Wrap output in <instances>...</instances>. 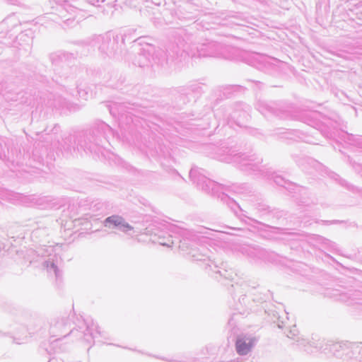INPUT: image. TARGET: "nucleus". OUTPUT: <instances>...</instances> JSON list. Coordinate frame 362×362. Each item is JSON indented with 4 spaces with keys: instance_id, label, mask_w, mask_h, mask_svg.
Wrapping results in <instances>:
<instances>
[{
    "instance_id": "603ef678",
    "label": "nucleus",
    "mask_w": 362,
    "mask_h": 362,
    "mask_svg": "<svg viewBox=\"0 0 362 362\" xmlns=\"http://www.w3.org/2000/svg\"><path fill=\"white\" fill-rule=\"evenodd\" d=\"M73 332H74V330H73V329H71V330L68 334H66L63 335V337L64 338V337H66L67 335H69V334H72Z\"/></svg>"
},
{
    "instance_id": "a18cd8bd",
    "label": "nucleus",
    "mask_w": 362,
    "mask_h": 362,
    "mask_svg": "<svg viewBox=\"0 0 362 362\" xmlns=\"http://www.w3.org/2000/svg\"><path fill=\"white\" fill-rule=\"evenodd\" d=\"M344 221H339V220H332V221H331V225H332V224L341 223H344Z\"/></svg>"
},
{
    "instance_id": "39448f33",
    "label": "nucleus",
    "mask_w": 362,
    "mask_h": 362,
    "mask_svg": "<svg viewBox=\"0 0 362 362\" xmlns=\"http://www.w3.org/2000/svg\"><path fill=\"white\" fill-rule=\"evenodd\" d=\"M205 173V170L193 167L189 175L190 180L202 191L214 197H217L221 202L226 204L237 216L247 217L245 211L231 198L228 192H230L231 187L219 184L209 178Z\"/></svg>"
},
{
    "instance_id": "0eeeda50",
    "label": "nucleus",
    "mask_w": 362,
    "mask_h": 362,
    "mask_svg": "<svg viewBox=\"0 0 362 362\" xmlns=\"http://www.w3.org/2000/svg\"><path fill=\"white\" fill-rule=\"evenodd\" d=\"M251 107L242 102L235 103L233 107H221L214 112V117L218 121L217 127L221 125L223 127L228 126L234 128V126L245 127L247 122L250 118V112Z\"/></svg>"
},
{
    "instance_id": "412c9836",
    "label": "nucleus",
    "mask_w": 362,
    "mask_h": 362,
    "mask_svg": "<svg viewBox=\"0 0 362 362\" xmlns=\"http://www.w3.org/2000/svg\"><path fill=\"white\" fill-rule=\"evenodd\" d=\"M45 106L55 109H64L67 107L66 100L60 95H55L52 93L47 94V98H40Z\"/></svg>"
},
{
    "instance_id": "1a4fd4ad",
    "label": "nucleus",
    "mask_w": 362,
    "mask_h": 362,
    "mask_svg": "<svg viewBox=\"0 0 362 362\" xmlns=\"http://www.w3.org/2000/svg\"><path fill=\"white\" fill-rule=\"evenodd\" d=\"M299 345L305 346V351L308 354L319 351L325 353H331L336 357H342L347 351L348 341H333L331 340L316 339L313 337L312 340L302 339L298 340Z\"/></svg>"
},
{
    "instance_id": "4468645a",
    "label": "nucleus",
    "mask_w": 362,
    "mask_h": 362,
    "mask_svg": "<svg viewBox=\"0 0 362 362\" xmlns=\"http://www.w3.org/2000/svg\"><path fill=\"white\" fill-rule=\"evenodd\" d=\"M247 255L255 262H265L277 263L279 255L271 251H267L261 247H249L247 249Z\"/></svg>"
},
{
    "instance_id": "ddd939ff",
    "label": "nucleus",
    "mask_w": 362,
    "mask_h": 362,
    "mask_svg": "<svg viewBox=\"0 0 362 362\" xmlns=\"http://www.w3.org/2000/svg\"><path fill=\"white\" fill-rule=\"evenodd\" d=\"M180 100L186 104L192 100H195L203 93L202 86L197 82H191L185 86H180L177 90Z\"/></svg>"
},
{
    "instance_id": "cd10ccee",
    "label": "nucleus",
    "mask_w": 362,
    "mask_h": 362,
    "mask_svg": "<svg viewBox=\"0 0 362 362\" xmlns=\"http://www.w3.org/2000/svg\"><path fill=\"white\" fill-rule=\"evenodd\" d=\"M24 93L18 92L15 94H12L10 93H6L4 94L5 98L8 100L11 101H19L20 103H28V105H31V99L28 101V98L24 99Z\"/></svg>"
},
{
    "instance_id": "09e8293b",
    "label": "nucleus",
    "mask_w": 362,
    "mask_h": 362,
    "mask_svg": "<svg viewBox=\"0 0 362 362\" xmlns=\"http://www.w3.org/2000/svg\"><path fill=\"white\" fill-rule=\"evenodd\" d=\"M165 155H166L165 152L163 151V150L160 148V153H158V156L159 157H161V156H165Z\"/></svg>"
},
{
    "instance_id": "a19ab883",
    "label": "nucleus",
    "mask_w": 362,
    "mask_h": 362,
    "mask_svg": "<svg viewBox=\"0 0 362 362\" xmlns=\"http://www.w3.org/2000/svg\"><path fill=\"white\" fill-rule=\"evenodd\" d=\"M220 274V276H223L225 279H229L230 276L228 274V271L224 269L223 271L218 270L217 272Z\"/></svg>"
},
{
    "instance_id": "7ed1b4c3",
    "label": "nucleus",
    "mask_w": 362,
    "mask_h": 362,
    "mask_svg": "<svg viewBox=\"0 0 362 362\" xmlns=\"http://www.w3.org/2000/svg\"><path fill=\"white\" fill-rule=\"evenodd\" d=\"M230 47L226 46L216 41L205 40L202 43L189 45L184 39L177 38V42L170 43L166 49L165 59L160 62L163 65L164 61L166 64H171L175 61H185L188 57H218L229 59V50Z\"/></svg>"
},
{
    "instance_id": "20e7f679",
    "label": "nucleus",
    "mask_w": 362,
    "mask_h": 362,
    "mask_svg": "<svg viewBox=\"0 0 362 362\" xmlns=\"http://www.w3.org/2000/svg\"><path fill=\"white\" fill-rule=\"evenodd\" d=\"M111 136H115V130L105 122H99L88 134L83 132L79 134L77 144L75 139L72 143L73 138L69 136L64 139L62 147L65 151H71L72 148L75 149L76 145L78 151L83 149L99 156L100 154H104V146L106 143L110 144L109 139Z\"/></svg>"
},
{
    "instance_id": "3c124183",
    "label": "nucleus",
    "mask_w": 362,
    "mask_h": 362,
    "mask_svg": "<svg viewBox=\"0 0 362 362\" xmlns=\"http://www.w3.org/2000/svg\"><path fill=\"white\" fill-rule=\"evenodd\" d=\"M60 339H61V338L56 339H54V340L52 341L50 343H51L52 344H54V343L57 342V341H58L59 340H60Z\"/></svg>"
},
{
    "instance_id": "4be33fe9",
    "label": "nucleus",
    "mask_w": 362,
    "mask_h": 362,
    "mask_svg": "<svg viewBox=\"0 0 362 362\" xmlns=\"http://www.w3.org/2000/svg\"><path fill=\"white\" fill-rule=\"evenodd\" d=\"M25 198L22 194L16 193L5 189L0 188V199L6 200L14 204H20Z\"/></svg>"
},
{
    "instance_id": "4d7b16f0",
    "label": "nucleus",
    "mask_w": 362,
    "mask_h": 362,
    "mask_svg": "<svg viewBox=\"0 0 362 362\" xmlns=\"http://www.w3.org/2000/svg\"><path fill=\"white\" fill-rule=\"evenodd\" d=\"M180 243H182V245H180V247L183 248V247H184V245H185V243H182V241H180Z\"/></svg>"
},
{
    "instance_id": "f3484780",
    "label": "nucleus",
    "mask_w": 362,
    "mask_h": 362,
    "mask_svg": "<svg viewBox=\"0 0 362 362\" xmlns=\"http://www.w3.org/2000/svg\"><path fill=\"white\" fill-rule=\"evenodd\" d=\"M256 342V338L251 335H238L235 340L236 352L240 356L247 355L249 352H250Z\"/></svg>"
},
{
    "instance_id": "052dcab7",
    "label": "nucleus",
    "mask_w": 362,
    "mask_h": 362,
    "mask_svg": "<svg viewBox=\"0 0 362 362\" xmlns=\"http://www.w3.org/2000/svg\"><path fill=\"white\" fill-rule=\"evenodd\" d=\"M161 245H166V246H170V245H169V244H168V243H161Z\"/></svg>"
},
{
    "instance_id": "a211bd4d",
    "label": "nucleus",
    "mask_w": 362,
    "mask_h": 362,
    "mask_svg": "<svg viewBox=\"0 0 362 362\" xmlns=\"http://www.w3.org/2000/svg\"><path fill=\"white\" fill-rule=\"evenodd\" d=\"M245 62L256 67L257 69L264 70L271 66V60L268 56L259 53H245Z\"/></svg>"
},
{
    "instance_id": "5701e85b",
    "label": "nucleus",
    "mask_w": 362,
    "mask_h": 362,
    "mask_svg": "<svg viewBox=\"0 0 362 362\" xmlns=\"http://www.w3.org/2000/svg\"><path fill=\"white\" fill-rule=\"evenodd\" d=\"M49 234V228L43 224L35 228L30 235L34 243H40L43 242Z\"/></svg>"
},
{
    "instance_id": "c03bdc74",
    "label": "nucleus",
    "mask_w": 362,
    "mask_h": 362,
    "mask_svg": "<svg viewBox=\"0 0 362 362\" xmlns=\"http://www.w3.org/2000/svg\"><path fill=\"white\" fill-rule=\"evenodd\" d=\"M320 221L323 225H325V226H329V225H331V221L320 220Z\"/></svg>"
},
{
    "instance_id": "4c0bfd02",
    "label": "nucleus",
    "mask_w": 362,
    "mask_h": 362,
    "mask_svg": "<svg viewBox=\"0 0 362 362\" xmlns=\"http://www.w3.org/2000/svg\"><path fill=\"white\" fill-rule=\"evenodd\" d=\"M345 158L346 159V161L349 162L350 163V165H351V166L356 170H358V168H361L362 169V166L359 163H357L355 161H353L349 156H345Z\"/></svg>"
},
{
    "instance_id": "6e6552de",
    "label": "nucleus",
    "mask_w": 362,
    "mask_h": 362,
    "mask_svg": "<svg viewBox=\"0 0 362 362\" xmlns=\"http://www.w3.org/2000/svg\"><path fill=\"white\" fill-rule=\"evenodd\" d=\"M127 36L113 31H108L103 35L94 36L92 39L81 42L83 47H97L100 53L108 57H115L124 49Z\"/></svg>"
},
{
    "instance_id": "7c9ffc66",
    "label": "nucleus",
    "mask_w": 362,
    "mask_h": 362,
    "mask_svg": "<svg viewBox=\"0 0 362 362\" xmlns=\"http://www.w3.org/2000/svg\"><path fill=\"white\" fill-rule=\"evenodd\" d=\"M252 295L254 296V297L252 298V300L254 302H258V303H260V302H263V301H266L267 300H268L270 297V296L272 295L270 291H267L266 293H259V294L258 296H257L255 293H252Z\"/></svg>"
},
{
    "instance_id": "a878e982",
    "label": "nucleus",
    "mask_w": 362,
    "mask_h": 362,
    "mask_svg": "<svg viewBox=\"0 0 362 362\" xmlns=\"http://www.w3.org/2000/svg\"><path fill=\"white\" fill-rule=\"evenodd\" d=\"M67 319L61 318L54 322V323L51 322L49 332L51 334V337L60 336L62 334V329L65 327L66 324Z\"/></svg>"
},
{
    "instance_id": "473e14b6",
    "label": "nucleus",
    "mask_w": 362,
    "mask_h": 362,
    "mask_svg": "<svg viewBox=\"0 0 362 362\" xmlns=\"http://www.w3.org/2000/svg\"><path fill=\"white\" fill-rule=\"evenodd\" d=\"M188 253L193 257V259L195 261H203L205 259L204 258L205 255L198 253L196 249L192 248Z\"/></svg>"
},
{
    "instance_id": "f704fd0d",
    "label": "nucleus",
    "mask_w": 362,
    "mask_h": 362,
    "mask_svg": "<svg viewBox=\"0 0 362 362\" xmlns=\"http://www.w3.org/2000/svg\"><path fill=\"white\" fill-rule=\"evenodd\" d=\"M361 296V293L358 291H355L353 294H349L348 297L352 303L358 304L362 305V301H360L361 299L358 298Z\"/></svg>"
},
{
    "instance_id": "6ab92c4d",
    "label": "nucleus",
    "mask_w": 362,
    "mask_h": 362,
    "mask_svg": "<svg viewBox=\"0 0 362 362\" xmlns=\"http://www.w3.org/2000/svg\"><path fill=\"white\" fill-rule=\"evenodd\" d=\"M223 19L227 21L226 24L230 26H247V24H252V18L247 16L244 13L234 11H229L226 13Z\"/></svg>"
},
{
    "instance_id": "c756f323",
    "label": "nucleus",
    "mask_w": 362,
    "mask_h": 362,
    "mask_svg": "<svg viewBox=\"0 0 362 362\" xmlns=\"http://www.w3.org/2000/svg\"><path fill=\"white\" fill-rule=\"evenodd\" d=\"M108 108H109L110 113L113 117H117V116L120 115L122 114V112H123L124 105H123V104L117 105L116 103H114V104L110 105L108 106Z\"/></svg>"
},
{
    "instance_id": "ea45409f",
    "label": "nucleus",
    "mask_w": 362,
    "mask_h": 362,
    "mask_svg": "<svg viewBox=\"0 0 362 362\" xmlns=\"http://www.w3.org/2000/svg\"><path fill=\"white\" fill-rule=\"evenodd\" d=\"M3 139L0 136V159H3V157L5 156L4 153V148H3Z\"/></svg>"
},
{
    "instance_id": "423d86ee",
    "label": "nucleus",
    "mask_w": 362,
    "mask_h": 362,
    "mask_svg": "<svg viewBox=\"0 0 362 362\" xmlns=\"http://www.w3.org/2000/svg\"><path fill=\"white\" fill-rule=\"evenodd\" d=\"M27 256L30 264H41L48 273L54 274L57 280L61 279L62 272L59 269V265L62 263V259L56 252L54 246L40 245L35 250H28Z\"/></svg>"
},
{
    "instance_id": "e433bc0d",
    "label": "nucleus",
    "mask_w": 362,
    "mask_h": 362,
    "mask_svg": "<svg viewBox=\"0 0 362 362\" xmlns=\"http://www.w3.org/2000/svg\"><path fill=\"white\" fill-rule=\"evenodd\" d=\"M41 202H46L47 203V207L48 208H56L58 209L59 206L56 204V202H54V200H51L48 199L47 197H45L43 199H41Z\"/></svg>"
},
{
    "instance_id": "13d9d810",
    "label": "nucleus",
    "mask_w": 362,
    "mask_h": 362,
    "mask_svg": "<svg viewBox=\"0 0 362 362\" xmlns=\"http://www.w3.org/2000/svg\"><path fill=\"white\" fill-rule=\"evenodd\" d=\"M126 168H127L129 170H130L132 168V167L131 165H128V167H126Z\"/></svg>"
},
{
    "instance_id": "bb28decb",
    "label": "nucleus",
    "mask_w": 362,
    "mask_h": 362,
    "mask_svg": "<svg viewBox=\"0 0 362 362\" xmlns=\"http://www.w3.org/2000/svg\"><path fill=\"white\" fill-rule=\"evenodd\" d=\"M347 345L346 355L349 357L358 358L362 354V343L348 341Z\"/></svg>"
},
{
    "instance_id": "bf43d9fd",
    "label": "nucleus",
    "mask_w": 362,
    "mask_h": 362,
    "mask_svg": "<svg viewBox=\"0 0 362 362\" xmlns=\"http://www.w3.org/2000/svg\"><path fill=\"white\" fill-rule=\"evenodd\" d=\"M223 232L226 233H228V234H233V233L229 232V231H223Z\"/></svg>"
},
{
    "instance_id": "de8ad7c7",
    "label": "nucleus",
    "mask_w": 362,
    "mask_h": 362,
    "mask_svg": "<svg viewBox=\"0 0 362 362\" xmlns=\"http://www.w3.org/2000/svg\"><path fill=\"white\" fill-rule=\"evenodd\" d=\"M59 129V126L58 124H56L52 131L54 132V134H56Z\"/></svg>"
},
{
    "instance_id": "f257e3e1",
    "label": "nucleus",
    "mask_w": 362,
    "mask_h": 362,
    "mask_svg": "<svg viewBox=\"0 0 362 362\" xmlns=\"http://www.w3.org/2000/svg\"><path fill=\"white\" fill-rule=\"evenodd\" d=\"M255 109L264 117H276L280 119L302 122L319 131L325 137L344 142L362 151V136L349 134L339 129V123L331 118L322 117L319 112L295 109L281 101L259 100Z\"/></svg>"
},
{
    "instance_id": "5fc2aeb1",
    "label": "nucleus",
    "mask_w": 362,
    "mask_h": 362,
    "mask_svg": "<svg viewBox=\"0 0 362 362\" xmlns=\"http://www.w3.org/2000/svg\"><path fill=\"white\" fill-rule=\"evenodd\" d=\"M168 361L169 362H182L180 361H177V360H169Z\"/></svg>"
},
{
    "instance_id": "6e6d98bb",
    "label": "nucleus",
    "mask_w": 362,
    "mask_h": 362,
    "mask_svg": "<svg viewBox=\"0 0 362 362\" xmlns=\"http://www.w3.org/2000/svg\"><path fill=\"white\" fill-rule=\"evenodd\" d=\"M173 172H174L176 175H177L179 177H181L180 175L178 173V172H177V170H173Z\"/></svg>"
},
{
    "instance_id": "8fccbe9b",
    "label": "nucleus",
    "mask_w": 362,
    "mask_h": 362,
    "mask_svg": "<svg viewBox=\"0 0 362 362\" xmlns=\"http://www.w3.org/2000/svg\"><path fill=\"white\" fill-rule=\"evenodd\" d=\"M277 325L279 328L281 329L283 327V322H279Z\"/></svg>"
},
{
    "instance_id": "864d4df0",
    "label": "nucleus",
    "mask_w": 362,
    "mask_h": 362,
    "mask_svg": "<svg viewBox=\"0 0 362 362\" xmlns=\"http://www.w3.org/2000/svg\"><path fill=\"white\" fill-rule=\"evenodd\" d=\"M109 86H113L115 88H119V86L118 85L113 86L112 84H110Z\"/></svg>"
},
{
    "instance_id": "aec40b11",
    "label": "nucleus",
    "mask_w": 362,
    "mask_h": 362,
    "mask_svg": "<svg viewBox=\"0 0 362 362\" xmlns=\"http://www.w3.org/2000/svg\"><path fill=\"white\" fill-rule=\"evenodd\" d=\"M85 323L86 325V329L83 332V337L86 342L90 344L93 341H94L98 335L106 339L105 332L100 330V327L98 325L95 324L93 321H91V324L90 325L87 320H85Z\"/></svg>"
},
{
    "instance_id": "dca6fc26",
    "label": "nucleus",
    "mask_w": 362,
    "mask_h": 362,
    "mask_svg": "<svg viewBox=\"0 0 362 362\" xmlns=\"http://www.w3.org/2000/svg\"><path fill=\"white\" fill-rule=\"evenodd\" d=\"M103 223L106 228L117 229L124 233H128L134 229L122 216L119 215H112L105 218Z\"/></svg>"
},
{
    "instance_id": "9d476101",
    "label": "nucleus",
    "mask_w": 362,
    "mask_h": 362,
    "mask_svg": "<svg viewBox=\"0 0 362 362\" xmlns=\"http://www.w3.org/2000/svg\"><path fill=\"white\" fill-rule=\"evenodd\" d=\"M297 165L302 170L308 173H313L312 170L320 173L327 174L331 179L336 181L339 185L353 193H360L361 189L357 187L350 184L344 179L341 178L337 173L329 171L325 165L317 160L306 156H300L295 160Z\"/></svg>"
},
{
    "instance_id": "2eb2a0df",
    "label": "nucleus",
    "mask_w": 362,
    "mask_h": 362,
    "mask_svg": "<svg viewBox=\"0 0 362 362\" xmlns=\"http://www.w3.org/2000/svg\"><path fill=\"white\" fill-rule=\"evenodd\" d=\"M256 209L263 220L271 223H277L286 215L284 211L272 209L264 203L257 204Z\"/></svg>"
},
{
    "instance_id": "c85d7f7f",
    "label": "nucleus",
    "mask_w": 362,
    "mask_h": 362,
    "mask_svg": "<svg viewBox=\"0 0 362 362\" xmlns=\"http://www.w3.org/2000/svg\"><path fill=\"white\" fill-rule=\"evenodd\" d=\"M286 335L288 338H291V339H293V340H295L296 345L298 347H300V349H303V351H305V346L303 345L298 344V339L300 340L303 338L298 336V330L297 329L296 326H293V327H291L289 329V331Z\"/></svg>"
},
{
    "instance_id": "37998d69",
    "label": "nucleus",
    "mask_w": 362,
    "mask_h": 362,
    "mask_svg": "<svg viewBox=\"0 0 362 362\" xmlns=\"http://www.w3.org/2000/svg\"><path fill=\"white\" fill-rule=\"evenodd\" d=\"M226 228H228L230 230H234V231H240L242 230V229L240 228H236V227H228V226H226Z\"/></svg>"
},
{
    "instance_id": "f03ea898",
    "label": "nucleus",
    "mask_w": 362,
    "mask_h": 362,
    "mask_svg": "<svg viewBox=\"0 0 362 362\" xmlns=\"http://www.w3.org/2000/svg\"><path fill=\"white\" fill-rule=\"evenodd\" d=\"M215 158L227 163H234L242 171L254 175L257 177L273 180L279 186L285 188L289 193L296 194V200L303 206L315 205L317 198L308 188L298 185L260 164L262 158L255 154L240 151L235 146L223 145L216 150Z\"/></svg>"
},
{
    "instance_id": "680f3d73",
    "label": "nucleus",
    "mask_w": 362,
    "mask_h": 362,
    "mask_svg": "<svg viewBox=\"0 0 362 362\" xmlns=\"http://www.w3.org/2000/svg\"><path fill=\"white\" fill-rule=\"evenodd\" d=\"M255 287H252V288L250 289V293H251L252 290H255Z\"/></svg>"
},
{
    "instance_id": "9b49d317",
    "label": "nucleus",
    "mask_w": 362,
    "mask_h": 362,
    "mask_svg": "<svg viewBox=\"0 0 362 362\" xmlns=\"http://www.w3.org/2000/svg\"><path fill=\"white\" fill-rule=\"evenodd\" d=\"M18 25L19 21L14 14L9 15L5 18L0 24V28L5 30L4 32L0 33V43L8 47L13 46L16 39L27 41V44L30 47L33 40L32 30H25L16 37L11 33V32Z\"/></svg>"
},
{
    "instance_id": "79ce46f5",
    "label": "nucleus",
    "mask_w": 362,
    "mask_h": 362,
    "mask_svg": "<svg viewBox=\"0 0 362 362\" xmlns=\"http://www.w3.org/2000/svg\"><path fill=\"white\" fill-rule=\"evenodd\" d=\"M103 204L101 202L95 203L93 206H91L93 208H96V211L100 210L103 208Z\"/></svg>"
},
{
    "instance_id": "b1692460",
    "label": "nucleus",
    "mask_w": 362,
    "mask_h": 362,
    "mask_svg": "<svg viewBox=\"0 0 362 362\" xmlns=\"http://www.w3.org/2000/svg\"><path fill=\"white\" fill-rule=\"evenodd\" d=\"M275 134L279 135L281 139H296L298 138L304 140L307 143H313L312 141L308 139L305 140L301 137L300 134H302V132L297 129H286L285 132H281V129H278ZM313 144L315 143L313 142Z\"/></svg>"
},
{
    "instance_id": "49530a36",
    "label": "nucleus",
    "mask_w": 362,
    "mask_h": 362,
    "mask_svg": "<svg viewBox=\"0 0 362 362\" xmlns=\"http://www.w3.org/2000/svg\"><path fill=\"white\" fill-rule=\"evenodd\" d=\"M245 295H243V296H241L240 297V298H239V302H240V303H244V304H245Z\"/></svg>"
},
{
    "instance_id": "72a5a7b5",
    "label": "nucleus",
    "mask_w": 362,
    "mask_h": 362,
    "mask_svg": "<svg viewBox=\"0 0 362 362\" xmlns=\"http://www.w3.org/2000/svg\"><path fill=\"white\" fill-rule=\"evenodd\" d=\"M243 87L239 85H229L224 88L223 95H226L230 92L239 91Z\"/></svg>"
},
{
    "instance_id": "f8f14e48",
    "label": "nucleus",
    "mask_w": 362,
    "mask_h": 362,
    "mask_svg": "<svg viewBox=\"0 0 362 362\" xmlns=\"http://www.w3.org/2000/svg\"><path fill=\"white\" fill-rule=\"evenodd\" d=\"M132 42H137L141 47L139 49L138 54L134 59V64L139 67L148 66L152 60H154L156 47L153 45L145 42V37H139L136 40H132Z\"/></svg>"
},
{
    "instance_id": "58836bf2",
    "label": "nucleus",
    "mask_w": 362,
    "mask_h": 362,
    "mask_svg": "<svg viewBox=\"0 0 362 362\" xmlns=\"http://www.w3.org/2000/svg\"><path fill=\"white\" fill-rule=\"evenodd\" d=\"M334 293H332V296L334 297H338L339 296V299L341 300H345V296L346 294L345 293H339L338 290H335L334 291Z\"/></svg>"
},
{
    "instance_id": "2f4dec72",
    "label": "nucleus",
    "mask_w": 362,
    "mask_h": 362,
    "mask_svg": "<svg viewBox=\"0 0 362 362\" xmlns=\"http://www.w3.org/2000/svg\"><path fill=\"white\" fill-rule=\"evenodd\" d=\"M62 51H58L57 52L52 53L49 55L50 61L53 64L58 65L61 64H64L63 59H61L59 57H54V55H59L62 54Z\"/></svg>"
},
{
    "instance_id": "e2e57ef3",
    "label": "nucleus",
    "mask_w": 362,
    "mask_h": 362,
    "mask_svg": "<svg viewBox=\"0 0 362 362\" xmlns=\"http://www.w3.org/2000/svg\"><path fill=\"white\" fill-rule=\"evenodd\" d=\"M54 360L53 358L52 359H49V362H54Z\"/></svg>"
},
{
    "instance_id": "c9c22d12",
    "label": "nucleus",
    "mask_w": 362,
    "mask_h": 362,
    "mask_svg": "<svg viewBox=\"0 0 362 362\" xmlns=\"http://www.w3.org/2000/svg\"><path fill=\"white\" fill-rule=\"evenodd\" d=\"M77 93L80 98L84 100H87L88 98V90L86 89H83L81 85H77L76 86Z\"/></svg>"
},
{
    "instance_id": "393cba45",
    "label": "nucleus",
    "mask_w": 362,
    "mask_h": 362,
    "mask_svg": "<svg viewBox=\"0 0 362 362\" xmlns=\"http://www.w3.org/2000/svg\"><path fill=\"white\" fill-rule=\"evenodd\" d=\"M89 51V49L81 51H76V53H71L62 51V54L59 55H54V57H59L61 59H63L64 64H66V66H69L71 63L74 62L76 59L77 55L80 54H86Z\"/></svg>"
}]
</instances>
